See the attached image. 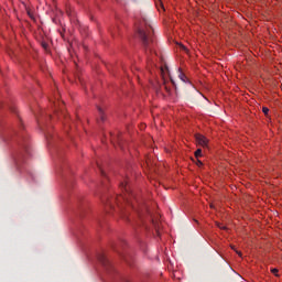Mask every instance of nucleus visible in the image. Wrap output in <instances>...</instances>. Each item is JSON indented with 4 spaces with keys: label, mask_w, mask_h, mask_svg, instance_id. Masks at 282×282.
<instances>
[{
    "label": "nucleus",
    "mask_w": 282,
    "mask_h": 282,
    "mask_svg": "<svg viewBox=\"0 0 282 282\" xmlns=\"http://www.w3.org/2000/svg\"><path fill=\"white\" fill-rule=\"evenodd\" d=\"M120 188L123 193L117 196L113 202L118 206L119 210L121 213H124V206H129V208H133L135 210L137 215H139L141 221H147L144 220L145 218L152 226H154V229L156 230V234L160 236V223L155 219H153V216H151V212H149V207L141 205L139 208H135V205H133V202L131 200L132 197H134L133 192H131V187L127 183V181L122 182L120 184Z\"/></svg>",
    "instance_id": "nucleus-1"
},
{
    "label": "nucleus",
    "mask_w": 282,
    "mask_h": 282,
    "mask_svg": "<svg viewBox=\"0 0 282 282\" xmlns=\"http://www.w3.org/2000/svg\"><path fill=\"white\" fill-rule=\"evenodd\" d=\"M138 34L143 43L145 52H153V26L149 23V20L143 19L141 26L138 29Z\"/></svg>",
    "instance_id": "nucleus-2"
},
{
    "label": "nucleus",
    "mask_w": 282,
    "mask_h": 282,
    "mask_svg": "<svg viewBox=\"0 0 282 282\" xmlns=\"http://www.w3.org/2000/svg\"><path fill=\"white\" fill-rule=\"evenodd\" d=\"M196 142L199 147H208V139L202 134H196Z\"/></svg>",
    "instance_id": "nucleus-3"
},
{
    "label": "nucleus",
    "mask_w": 282,
    "mask_h": 282,
    "mask_svg": "<svg viewBox=\"0 0 282 282\" xmlns=\"http://www.w3.org/2000/svg\"><path fill=\"white\" fill-rule=\"evenodd\" d=\"M155 7L159 10V12H164L166 10V9H164V2H162V0H156Z\"/></svg>",
    "instance_id": "nucleus-4"
},
{
    "label": "nucleus",
    "mask_w": 282,
    "mask_h": 282,
    "mask_svg": "<svg viewBox=\"0 0 282 282\" xmlns=\"http://www.w3.org/2000/svg\"><path fill=\"white\" fill-rule=\"evenodd\" d=\"M98 109V113H99V120L101 122H105V110L102 109V107H97Z\"/></svg>",
    "instance_id": "nucleus-5"
},
{
    "label": "nucleus",
    "mask_w": 282,
    "mask_h": 282,
    "mask_svg": "<svg viewBox=\"0 0 282 282\" xmlns=\"http://www.w3.org/2000/svg\"><path fill=\"white\" fill-rule=\"evenodd\" d=\"M178 78L183 82L186 83L188 80V78L186 77V75L182 72V68H178Z\"/></svg>",
    "instance_id": "nucleus-6"
},
{
    "label": "nucleus",
    "mask_w": 282,
    "mask_h": 282,
    "mask_svg": "<svg viewBox=\"0 0 282 282\" xmlns=\"http://www.w3.org/2000/svg\"><path fill=\"white\" fill-rule=\"evenodd\" d=\"M98 259L100 263H102V265H107V258L105 257V254H100Z\"/></svg>",
    "instance_id": "nucleus-7"
},
{
    "label": "nucleus",
    "mask_w": 282,
    "mask_h": 282,
    "mask_svg": "<svg viewBox=\"0 0 282 282\" xmlns=\"http://www.w3.org/2000/svg\"><path fill=\"white\" fill-rule=\"evenodd\" d=\"M195 158H202V149L196 150Z\"/></svg>",
    "instance_id": "nucleus-8"
},
{
    "label": "nucleus",
    "mask_w": 282,
    "mask_h": 282,
    "mask_svg": "<svg viewBox=\"0 0 282 282\" xmlns=\"http://www.w3.org/2000/svg\"><path fill=\"white\" fill-rule=\"evenodd\" d=\"M262 111H263L264 116H268V113H270V109L268 107H263Z\"/></svg>",
    "instance_id": "nucleus-9"
},
{
    "label": "nucleus",
    "mask_w": 282,
    "mask_h": 282,
    "mask_svg": "<svg viewBox=\"0 0 282 282\" xmlns=\"http://www.w3.org/2000/svg\"><path fill=\"white\" fill-rule=\"evenodd\" d=\"M272 274H275V276H279V269H271Z\"/></svg>",
    "instance_id": "nucleus-10"
},
{
    "label": "nucleus",
    "mask_w": 282,
    "mask_h": 282,
    "mask_svg": "<svg viewBox=\"0 0 282 282\" xmlns=\"http://www.w3.org/2000/svg\"><path fill=\"white\" fill-rule=\"evenodd\" d=\"M218 228H220V230H226V226L224 225H218Z\"/></svg>",
    "instance_id": "nucleus-11"
},
{
    "label": "nucleus",
    "mask_w": 282,
    "mask_h": 282,
    "mask_svg": "<svg viewBox=\"0 0 282 282\" xmlns=\"http://www.w3.org/2000/svg\"><path fill=\"white\" fill-rule=\"evenodd\" d=\"M109 206H110V208H113V200L109 202Z\"/></svg>",
    "instance_id": "nucleus-12"
},
{
    "label": "nucleus",
    "mask_w": 282,
    "mask_h": 282,
    "mask_svg": "<svg viewBox=\"0 0 282 282\" xmlns=\"http://www.w3.org/2000/svg\"><path fill=\"white\" fill-rule=\"evenodd\" d=\"M171 83H172V85H174V87H175V80H173V78H171Z\"/></svg>",
    "instance_id": "nucleus-13"
},
{
    "label": "nucleus",
    "mask_w": 282,
    "mask_h": 282,
    "mask_svg": "<svg viewBox=\"0 0 282 282\" xmlns=\"http://www.w3.org/2000/svg\"><path fill=\"white\" fill-rule=\"evenodd\" d=\"M100 171H101V175L105 177V175H106V174H105V171H102V170H100Z\"/></svg>",
    "instance_id": "nucleus-14"
},
{
    "label": "nucleus",
    "mask_w": 282,
    "mask_h": 282,
    "mask_svg": "<svg viewBox=\"0 0 282 282\" xmlns=\"http://www.w3.org/2000/svg\"><path fill=\"white\" fill-rule=\"evenodd\" d=\"M197 164H198V166H202V161H198V163H197Z\"/></svg>",
    "instance_id": "nucleus-15"
},
{
    "label": "nucleus",
    "mask_w": 282,
    "mask_h": 282,
    "mask_svg": "<svg viewBox=\"0 0 282 282\" xmlns=\"http://www.w3.org/2000/svg\"><path fill=\"white\" fill-rule=\"evenodd\" d=\"M43 47L46 48V47H47V44H43Z\"/></svg>",
    "instance_id": "nucleus-16"
},
{
    "label": "nucleus",
    "mask_w": 282,
    "mask_h": 282,
    "mask_svg": "<svg viewBox=\"0 0 282 282\" xmlns=\"http://www.w3.org/2000/svg\"><path fill=\"white\" fill-rule=\"evenodd\" d=\"M160 72H161V74H164V69H162V68H161V70H160Z\"/></svg>",
    "instance_id": "nucleus-17"
},
{
    "label": "nucleus",
    "mask_w": 282,
    "mask_h": 282,
    "mask_svg": "<svg viewBox=\"0 0 282 282\" xmlns=\"http://www.w3.org/2000/svg\"><path fill=\"white\" fill-rule=\"evenodd\" d=\"M164 89H166V91H169V87L164 86Z\"/></svg>",
    "instance_id": "nucleus-18"
},
{
    "label": "nucleus",
    "mask_w": 282,
    "mask_h": 282,
    "mask_svg": "<svg viewBox=\"0 0 282 282\" xmlns=\"http://www.w3.org/2000/svg\"><path fill=\"white\" fill-rule=\"evenodd\" d=\"M237 253L241 257V252L237 251Z\"/></svg>",
    "instance_id": "nucleus-19"
}]
</instances>
